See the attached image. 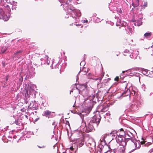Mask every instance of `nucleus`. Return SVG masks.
<instances>
[{"mask_svg": "<svg viewBox=\"0 0 153 153\" xmlns=\"http://www.w3.org/2000/svg\"><path fill=\"white\" fill-rule=\"evenodd\" d=\"M70 149L71 150H72V151H73L74 149L73 147L72 146H71L70 148Z\"/></svg>", "mask_w": 153, "mask_h": 153, "instance_id": "24", "label": "nucleus"}, {"mask_svg": "<svg viewBox=\"0 0 153 153\" xmlns=\"http://www.w3.org/2000/svg\"><path fill=\"white\" fill-rule=\"evenodd\" d=\"M60 1H61V0H59Z\"/></svg>", "mask_w": 153, "mask_h": 153, "instance_id": "36", "label": "nucleus"}, {"mask_svg": "<svg viewBox=\"0 0 153 153\" xmlns=\"http://www.w3.org/2000/svg\"><path fill=\"white\" fill-rule=\"evenodd\" d=\"M129 52V51H126H126H124V53H128Z\"/></svg>", "mask_w": 153, "mask_h": 153, "instance_id": "26", "label": "nucleus"}, {"mask_svg": "<svg viewBox=\"0 0 153 153\" xmlns=\"http://www.w3.org/2000/svg\"><path fill=\"white\" fill-rule=\"evenodd\" d=\"M117 143L114 145H113L112 146V147L113 150H116L117 149Z\"/></svg>", "mask_w": 153, "mask_h": 153, "instance_id": "14", "label": "nucleus"}, {"mask_svg": "<svg viewBox=\"0 0 153 153\" xmlns=\"http://www.w3.org/2000/svg\"><path fill=\"white\" fill-rule=\"evenodd\" d=\"M38 147L39 148H44L45 147V146H38Z\"/></svg>", "mask_w": 153, "mask_h": 153, "instance_id": "22", "label": "nucleus"}, {"mask_svg": "<svg viewBox=\"0 0 153 153\" xmlns=\"http://www.w3.org/2000/svg\"><path fill=\"white\" fill-rule=\"evenodd\" d=\"M118 134H119L120 135L123 136H125L126 134V132L123 129L121 128L120 129V131H118Z\"/></svg>", "mask_w": 153, "mask_h": 153, "instance_id": "7", "label": "nucleus"}, {"mask_svg": "<svg viewBox=\"0 0 153 153\" xmlns=\"http://www.w3.org/2000/svg\"><path fill=\"white\" fill-rule=\"evenodd\" d=\"M84 123L85 125H86V123H88V126L86 127L85 130V132L86 133L91 132L94 128V126L93 125V124L91 123V122H89L88 118H87L85 119Z\"/></svg>", "mask_w": 153, "mask_h": 153, "instance_id": "1", "label": "nucleus"}, {"mask_svg": "<svg viewBox=\"0 0 153 153\" xmlns=\"http://www.w3.org/2000/svg\"><path fill=\"white\" fill-rule=\"evenodd\" d=\"M92 144H93V145H94V144H95V142H94V141L93 140H92Z\"/></svg>", "mask_w": 153, "mask_h": 153, "instance_id": "25", "label": "nucleus"}, {"mask_svg": "<svg viewBox=\"0 0 153 153\" xmlns=\"http://www.w3.org/2000/svg\"><path fill=\"white\" fill-rule=\"evenodd\" d=\"M22 52L23 50H22L17 51L13 54V58L15 59H19L22 56Z\"/></svg>", "mask_w": 153, "mask_h": 153, "instance_id": "5", "label": "nucleus"}, {"mask_svg": "<svg viewBox=\"0 0 153 153\" xmlns=\"http://www.w3.org/2000/svg\"><path fill=\"white\" fill-rule=\"evenodd\" d=\"M99 153H100V151H99Z\"/></svg>", "mask_w": 153, "mask_h": 153, "instance_id": "37", "label": "nucleus"}, {"mask_svg": "<svg viewBox=\"0 0 153 153\" xmlns=\"http://www.w3.org/2000/svg\"><path fill=\"white\" fill-rule=\"evenodd\" d=\"M104 75V73H102L100 75V76L97 79H99L100 81H101L102 79V78Z\"/></svg>", "mask_w": 153, "mask_h": 153, "instance_id": "13", "label": "nucleus"}, {"mask_svg": "<svg viewBox=\"0 0 153 153\" xmlns=\"http://www.w3.org/2000/svg\"><path fill=\"white\" fill-rule=\"evenodd\" d=\"M142 7H144V8H145L147 6V2L145 1L144 2V4L143 6H142Z\"/></svg>", "mask_w": 153, "mask_h": 153, "instance_id": "16", "label": "nucleus"}, {"mask_svg": "<svg viewBox=\"0 0 153 153\" xmlns=\"http://www.w3.org/2000/svg\"><path fill=\"white\" fill-rule=\"evenodd\" d=\"M142 24V22L140 20H137L135 23V24L137 25L138 26H140Z\"/></svg>", "mask_w": 153, "mask_h": 153, "instance_id": "11", "label": "nucleus"}, {"mask_svg": "<svg viewBox=\"0 0 153 153\" xmlns=\"http://www.w3.org/2000/svg\"><path fill=\"white\" fill-rule=\"evenodd\" d=\"M117 11L118 13H122V11L120 9H118Z\"/></svg>", "mask_w": 153, "mask_h": 153, "instance_id": "18", "label": "nucleus"}, {"mask_svg": "<svg viewBox=\"0 0 153 153\" xmlns=\"http://www.w3.org/2000/svg\"><path fill=\"white\" fill-rule=\"evenodd\" d=\"M18 123V122H16V123L17 125H18L17 123Z\"/></svg>", "mask_w": 153, "mask_h": 153, "instance_id": "30", "label": "nucleus"}, {"mask_svg": "<svg viewBox=\"0 0 153 153\" xmlns=\"http://www.w3.org/2000/svg\"><path fill=\"white\" fill-rule=\"evenodd\" d=\"M128 153H131V152H128Z\"/></svg>", "mask_w": 153, "mask_h": 153, "instance_id": "35", "label": "nucleus"}, {"mask_svg": "<svg viewBox=\"0 0 153 153\" xmlns=\"http://www.w3.org/2000/svg\"><path fill=\"white\" fill-rule=\"evenodd\" d=\"M128 70H126L125 71H123V73H124V72H127V71H128Z\"/></svg>", "mask_w": 153, "mask_h": 153, "instance_id": "27", "label": "nucleus"}, {"mask_svg": "<svg viewBox=\"0 0 153 153\" xmlns=\"http://www.w3.org/2000/svg\"><path fill=\"white\" fill-rule=\"evenodd\" d=\"M8 76H6V77H5V79H6V81H7L8 80Z\"/></svg>", "mask_w": 153, "mask_h": 153, "instance_id": "21", "label": "nucleus"}, {"mask_svg": "<svg viewBox=\"0 0 153 153\" xmlns=\"http://www.w3.org/2000/svg\"><path fill=\"white\" fill-rule=\"evenodd\" d=\"M71 11H72L73 12H74H74H75V11H74V10H71Z\"/></svg>", "mask_w": 153, "mask_h": 153, "instance_id": "31", "label": "nucleus"}, {"mask_svg": "<svg viewBox=\"0 0 153 153\" xmlns=\"http://www.w3.org/2000/svg\"><path fill=\"white\" fill-rule=\"evenodd\" d=\"M139 5V0H135L132 3V5L134 7H138Z\"/></svg>", "mask_w": 153, "mask_h": 153, "instance_id": "8", "label": "nucleus"}, {"mask_svg": "<svg viewBox=\"0 0 153 153\" xmlns=\"http://www.w3.org/2000/svg\"><path fill=\"white\" fill-rule=\"evenodd\" d=\"M126 141H125L122 143V144L120 145V146L118 147V151L120 153H125L126 146Z\"/></svg>", "mask_w": 153, "mask_h": 153, "instance_id": "4", "label": "nucleus"}, {"mask_svg": "<svg viewBox=\"0 0 153 153\" xmlns=\"http://www.w3.org/2000/svg\"><path fill=\"white\" fill-rule=\"evenodd\" d=\"M88 22V20H86V23H87V22Z\"/></svg>", "mask_w": 153, "mask_h": 153, "instance_id": "32", "label": "nucleus"}, {"mask_svg": "<svg viewBox=\"0 0 153 153\" xmlns=\"http://www.w3.org/2000/svg\"><path fill=\"white\" fill-rule=\"evenodd\" d=\"M151 35L152 34L151 32L146 33L144 34V36L146 37H147L149 36H151Z\"/></svg>", "mask_w": 153, "mask_h": 153, "instance_id": "12", "label": "nucleus"}, {"mask_svg": "<svg viewBox=\"0 0 153 153\" xmlns=\"http://www.w3.org/2000/svg\"><path fill=\"white\" fill-rule=\"evenodd\" d=\"M111 80V79L109 78H108L107 79H105L103 80V83H107L109 82V80Z\"/></svg>", "mask_w": 153, "mask_h": 153, "instance_id": "15", "label": "nucleus"}, {"mask_svg": "<svg viewBox=\"0 0 153 153\" xmlns=\"http://www.w3.org/2000/svg\"><path fill=\"white\" fill-rule=\"evenodd\" d=\"M101 117L100 114H96L94 115L92 118L90 122H91L92 123H96L97 126L100 123Z\"/></svg>", "mask_w": 153, "mask_h": 153, "instance_id": "2", "label": "nucleus"}, {"mask_svg": "<svg viewBox=\"0 0 153 153\" xmlns=\"http://www.w3.org/2000/svg\"><path fill=\"white\" fill-rule=\"evenodd\" d=\"M116 140L117 142L120 143V145L122 144V143L126 140V143L128 142L127 139L124 138L123 136L120 135L119 134H118L117 136H116Z\"/></svg>", "mask_w": 153, "mask_h": 153, "instance_id": "3", "label": "nucleus"}, {"mask_svg": "<svg viewBox=\"0 0 153 153\" xmlns=\"http://www.w3.org/2000/svg\"><path fill=\"white\" fill-rule=\"evenodd\" d=\"M110 134L111 135H112V136H117L118 134V131H114L110 133Z\"/></svg>", "mask_w": 153, "mask_h": 153, "instance_id": "9", "label": "nucleus"}, {"mask_svg": "<svg viewBox=\"0 0 153 153\" xmlns=\"http://www.w3.org/2000/svg\"><path fill=\"white\" fill-rule=\"evenodd\" d=\"M145 142H146V141L145 140H143L141 141V143L142 144H145Z\"/></svg>", "mask_w": 153, "mask_h": 153, "instance_id": "20", "label": "nucleus"}, {"mask_svg": "<svg viewBox=\"0 0 153 153\" xmlns=\"http://www.w3.org/2000/svg\"><path fill=\"white\" fill-rule=\"evenodd\" d=\"M51 113V111L49 110H47L44 112V115L47 116L50 115Z\"/></svg>", "mask_w": 153, "mask_h": 153, "instance_id": "10", "label": "nucleus"}, {"mask_svg": "<svg viewBox=\"0 0 153 153\" xmlns=\"http://www.w3.org/2000/svg\"><path fill=\"white\" fill-rule=\"evenodd\" d=\"M124 54V55H126V54Z\"/></svg>", "mask_w": 153, "mask_h": 153, "instance_id": "34", "label": "nucleus"}, {"mask_svg": "<svg viewBox=\"0 0 153 153\" xmlns=\"http://www.w3.org/2000/svg\"><path fill=\"white\" fill-rule=\"evenodd\" d=\"M82 71H84L85 73H87L88 71V70L85 68H84L82 69Z\"/></svg>", "mask_w": 153, "mask_h": 153, "instance_id": "19", "label": "nucleus"}, {"mask_svg": "<svg viewBox=\"0 0 153 153\" xmlns=\"http://www.w3.org/2000/svg\"><path fill=\"white\" fill-rule=\"evenodd\" d=\"M101 110H102V111H104V108H103Z\"/></svg>", "mask_w": 153, "mask_h": 153, "instance_id": "28", "label": "nucleus"}, {"mask_svg": "<svg viewBox=\"0 0 153 153\" xmlns=\"http://www.w3.org/2000/svg\"><path fill=\"white\" fill-rule=\"evenodd\" d=\"M72 17H73V18H74V17H73L72 16ZM74 18L75 19V20H76V18Z\"/></svg>", "mask_w": 153, "mask_h": 153, "instance_id": "33", "label": "nucleus"}, {"mask_svg": "<svg viewBox=\"0 0 153 153\" xmlns=\"http://www.w3.org/2000/svg\"><path fill=\"white\" fill-rule=\"evenodd\" d=\"M38 147L39 148H44L45 147V146H38Z\"/></svg>", "mask_w": 153, "mask_h": 153, "instance_id": "23", "label": "nucleus"}, {"mask_svg": "<svg viewBox=\"0 0 153 153\" xmlns=\"http://www.w3.org/2000/svg\"><path fill=\"white\" fill-rule=\"evenodd\" d=\"M5 15L4 12V11L3 10L2 8H0V19H4Z\"/></svg>", "mask_w": 153, "mask_h": 153, "instance_id": "6", "label": "nucleus"}, {"mask_svg": "<svg viewBox=\"0 0 153 153\" xmlns=\"http://www.w3.org/2000/svg\"><path fill=\"white\" fill-rule=\"evenodd\" d=\"M119 79V78L118 76H117L116 77L114 78V80L116 81H118Z\"/></svg>", "mask_w": 153, "mask_h": 153, "instance_id": "17", "label": "nucleus"}, {"mask_svg": "<svg viewBox=\"0 0 153 153\" xmlns=\"http://www.w3.org/2000/svg\"><path fill=\"white\" fill-rule=\"evenodd\" d=\"M105 153H110L109 152H105Z\"/></svg>", "mask_w": 153, "mask_h": 153, "instance_id": "29", "label": "nucleus"}]
</instances>
